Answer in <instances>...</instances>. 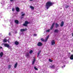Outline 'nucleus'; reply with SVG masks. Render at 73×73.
Instances as JSON below:
<instances>
[{"label": "nucleus", "instance_id": "14", "mask_svg": "<svg viewBox=\"0 0 73 73\" xmlns=\"http://www.w3.org/2000/svg\"><path fill=\"white\" fill-rule=\"evenodd\" d=\"M25 56L26 57H29V53L27 52Z\"/></svg>", "mask_w": 73, "mask_h": 73}, {"label": "nucleus", "instance_id": "29", "mask_svg": "<svg viewBox=\"0 0 73 73\" xmlns=\"http://www.w3.org/2000/svg\"><path fill=\"white\" fill-rule=\"evenodd\" d=\"M46 32H50V29H49L48 30H46Z\"/></svg>", "mask_w": 73, "mask_h": 73}, {"label": "nucleus", "instance_id": "39", "mask_svg": "<svg viewBox=\"0 0 73 73\" xmlns=\"http://www.w3.org/2000/svg\"><path fill=\"white\" fill-rule=\"evenodd\" d=\"M21 19H23V17H21Z\"/></svg>", "mask_w": 73, "mask_h": 73}, {"label": "nucleus", "instance_id": "24", "mask_svg": "<svg viewBox=\"0 0 73 73\" xmlns=\"http://www.w3.org/2000/svg\"><path fill=\"white\" fill-rule=\"evenodd\" d=\"M30 8H31L32 9H34V7H33L32 6H30Z\"/></svg>", "mask_w": 73, "mask_h": 73}, {"label": "nucleus", "instance_id": "9", "mask_svg": "<svg viewBox=\"0 0 73 73\" xmlns=\"http://www.w3.org/2000/svg\"><path fill=\"white\" fill-rule=\"evenodd\" d=\"M64 21H62L60 25V27H63L64 26Z\"/></svg>", "mask_w": 73, "mask_h": 73}, {"label": "nucleus", "instance_id": "1", "mask_svg": "<svg viewBox=\"0 0 73 73\" xmlns=\"http://www.w3.org/2000/svg\"><path fill=\"white\" fill-rule=\"evenodd\" d=\"M53 5V3L52 2H51L48 1L46 3V8L47 9H48L51 6Z\"/></svg>", "mask_w": 73, "mask_h": 73}, {"label": "nucleus", "instance_id": "19", "mask_svg": "<svg viewBox=\"0 0 73 73\" xmlns=\"http://www.w3.org/2000/svg\"><path fill=\"white\" fill-rule=\"evenodd\" d=\"M69 7V5H66L65 6V8L66 9H67Z\"/></svg>", "mask_w": 73, "mask_h": 73}, {"label": "nucleus", "instance_id": "25", "mask_svg": "<svg viewBox=\"0 0 73 73\" xmlns=\"http://www.w3.org/2000/svg\"><path fill=\"white\" fill-rule=\"evenodd\" d=\"M41 41H44L45 42V40H44V39L43 38H41Z\"/></svg>", "mask_w": 73, "mask_h": 73}, {"label": "nucleus", "instance_id": "22", "mask_svg": "<svg viewBox=\"0 0 73 73\" xmlns=\"http://www.w3.org/2000/svg\"><path fill=\"white\" fill-rule=\"evenodd\" d=\"M11 66H12L11 65H9L8 66V69H11Z\"/></svg>", "mask_w": 73, "mask_h": 73}, {"label": "nucleus", "instance_id": "6", "mask_svg": "<svg viewBox=\"0 0 73 73\" xmlns=\"http://www.w3.org/2000/svg\"><path fill=\"white\" fill-rule=\"evenodd\" d=\"M51 45H54L56 43V42L54 41V40H53L51 41Z\"/></svg>", "mask_w": 73, "mask_h": 73}, {"label": "nucleus", "instance_id": "23", "mask_svg": "<svg viewBox=\"0 0 73 73\" xmlns=\"http://www.w3.org/2000/svg\"><path fill=\"white\" fill-rule=\"evenodd\" d=\"M49 61L50 62H53V60H52L50 59H49Z\"/></svg>", "mask_w": 73, "mask_h": 73}, {"label": "nucleus", "instance_id": "10", "mask_svg": "<svg viewBox=\"0 0 73 73\" xmlns=\"http://www.w3.org/2000/svg\"><path fill=\"white\" fill-rule=\"evenodd\" d=\"M35 61H36V59L34 58V59H33V61L32 62V65H34V64H35Z\"/></svg>", "mask_w": 73, "mask_h": 73}, {"label": "nucleus", "instance_id": "20", "mask_svg": "<svg viewBox=\"0 0 73 73\" xmlns=\"http://www.w3.org/2000/svg\"><path fill=\"white\" fill-rule=\"evenodd\" d=\"M17 63L16 62L14 65V68H16L17 67Z\"/></svg>", "mask_w": 73, "mask_h": 73}, {"label": "nucleus", "instance_id": "33", "mask_svg": "<svg viewBox=\"0 0 73 73\" xmlns=\"http://www.w3.org/2000/svg\"><path fill=\"white\" fill-rule=\"evenodd\" d=\"M34 36H37V34H34Z\"/></svg>", "mask_w": 73, "mask_h": 73}, {"label": "nucleus", "instance_id": "30", "mask_svg": "<svg viewBox=\"0 0 73 73\" xmlns=\"http://www.w3.org/2000/svg\"><path fill=\"white\" fill-rule=\"evenodd\" d=\"M16 9H20V8L18 7H17L16 8Z\"/></svg>", "mask_w": 73, "mask_h": 73}, {"label": "nucleus", "instance_id": "37", "mask_svg": "<svg viewBox=\"0 0 73 73\" xmlns=\"http://www.w3.org/2000/svg\"><path fill=\"white\" fill-rule=\"evenodd\" d=\"M23 12H21V14H23Z\"/></svg>", "mask_w": 73, "mask_h": 73}, {"label": "nucleus", "instance_id": "38", "mask_svg": "<svg viewBox=\"0 0 73 73\" xmlns=\"http://www.w3.org/2000/svg\"><path fill=\"white\" fill-rule=\"evenodd\" d=\"M10 1H13V0H10Z\"/></svg>", "mask_w": 73, "mask_h": 73}, {"label": "nucleus", "instance_id": "18", "mask_svg": "<svg viewBox=\"0 0 73 73\" xmlns=\"http://www.w3.org/2000/svg\"><path fill=\"white\" fill-rule=\"evenodd\" d=\"M55 25H56V28H57V27H59V25H58V23H56Z\"/></svg>", "mask_w": 73, "mask_h": 73}, {"label": "nucleus", "instance_id": "12", "mask_svg": "<svg viewBox=\"0 0 73 73\" xmlns=\"http://www.w3.org/2000/svg\"><path fill=\"white\" fill-rule=\"evenodd\" d=\"M15 45H18L19 44V42L18 41H15Z\"/></svg>", "mask_w": 73, "mask_h": 73}, {"label": "nucleus", "instance_id": "17", "mask_svg": "<svg viewBox=\"0 0 73 73\" xmlns=\"http://www.w3.org/2000/svg\"><path fill=\"white\" fill-rule=\"evenodd\" d=\"M40 53H41V50H40L38 51V52L37 56L38 57V56H39V55H40Z\"/></svg>", "mask_w": 73, "mask_h": 73}, {"label": "nucleus", "instance_id": "27", "mask_svg": "<svg viewBox=\"0 0 73 73\" xmlns=\"http://www.w3.org/2000/svg\"><path fill=\"white\" fill-rule=\"evenodd\" d=\"M7 39H4L3 40V42H7Z\"/></svg>", "mask_w": 73, "mask_h": 73}, {"label": "nucleus", "instance_id": "44", "mask_svg": "<svg viewBox=\"0 0 73 73\" xmlns=\"http://www.w3.org/2000/svg\"><path fill=\"white\" fill-rule=\"evenodd\" d=\"M63 67H63V66H62V68H63Z\"/></svg>", "mask_w": 73, "mask_h": 73}, {"label": "nucleus", "instance_id": "31", "mask_svg": "<svg viewBox=\"0 0 73 73\" xmlns=\"http://www.w3.org/2000/svg\"><path fill=\"white\" fill-rule=\"evenodd\" d=\"M16 11L17 12H19L20 11V9H16Z\"/></svg>", "mask_w": 73, "mask_h": 73}, {"label": "nucleus", "instance_id": "45", "mask_svg": "<svg viewBox=\"0 0 73 73\" xmlns=\"http://www.w3.org/2000/svg\"><path fill=\"white\" fill-rule=\"evenodd\" d=\"M1 4H2V3H1Z\"/></svg>", "mask_w": 73, "mask_h": 73}, {"label": "nucleus", "instance_id": "40", "mask_svg": "<svg viewBox=\"0 0 73 73\" xmlns=\"http://www.w3.org/2000/svg\"><path fill=\"white\" fill-rule=\"evenodd\" d=\"M30 1H33V0H29Z\"/></svg>", "mask_w": 73, "mask_h": 73}, {"label": "nucleus", "instance_id": "11", "mask_svg": "<svg viewBox=\"0 0 73 73\" xmlns=\"http://www.w3.org/2000/svg\"><path fill=\"white\" fill-rule=\"evenodd\" d=\"M59 32V30H58V29H55V30L54 32V33H58V32Z\"/></svg>", "mask_w": 73, "mask_h": 73}, {"label": "nucleus", "instance_id": "21", "mask_svg": "<svg viewBox=\"0 0 73 73\" xmlns=\"http://www.w3.org/2000/svg\"><path fill=\"white\" fill-rule=\"evenodd\" d=\"M55 67V66H54V65H52L51 67V68H54Z\"/></svg>", "mask_w": 73, "mask_h": 73}, {"label": "nucleus", "instance_id": "3", "mask_svg": "<svg viewBox=\"0 0 73 73\" xmlns=\"http://www.w3.org/2000/svg\"><path fill=\"white\" fill-rule=\"evenodd\" d=\"M37 45L38 46H41L42 45V43L40 42H39L37 44Z\"/></svg>", "mask_w": 73, "mask_h": 73}, {"label": "nucleus", "instance_id": "7", "mask_svg": "<svg viewBox=\"0 0 73 73\" xmlns=\"http://www.w3.org/2000/svg\"><path fill=\"white\" fill-rule=\"evenodd\" d=\"M55 23H53L52 24L51 27L50 28V30H52V29L53 28V27H54V26Z\"/></svg>", "mask_w": 73, "mask_h": 73}, {"label": "nucleus", "instance_id": "5", "mask_svg": "<svg viewBox=\"0 0 73 73\" xmlns=\"http://www.w3.org/2000/svg\"><path fill=\"white\" fill-rule=\"evenodd\" d=\"M27 30V29L26 28L24 29H21L20 30V32H25Z\"/></svg>", "mask_w": 73, "mask_h": 73}, {"label": "nucleus", "instance_id": "26", "mask_svg": "<svg viewBox=\"0 0 73 73\" xmlns=\"http://www.w3.org/2000/svg\"><path fill=\"white\" fill-rule=\"evenodd\" d=\"M34 68L35 70H38V69L37 68H36V67L35 66L34 67Z\"/></svg>", "mask_w": 73, "mask_h": 73}, {"label": "nucleus", "instance_id": "32", "mask_svg": "<svg viewBox=\"0 0 73 73\" xmlns=\"http://www.w3.org/2000/svg\"><path fill=\"white\" fill-rule=\"evenodd\" d=\"M25 14H23L22 15V16H25Z\"/></svg>", "mask_w": 73, "mask_h": 73}, {"label": "nucleus", "instance_id": "2", "mask_svg": "<svg viewBox=\"0 0 73 73\" xmlns=\"http://www.w3.org/2000/svg\"><path fill=\"white\" fill-rule=\"evenodd\" d=\"M30 23L29 22L27 21H25V23L23 24L22 25L24 27H28V24H29Z\"/></svg>", "mask_w": 73, "mask_h": 73}, {"label": "nucleus", "instance_id": "35", "mask_svg": "<svg viewBox=\"0 0 73 73\" xmlns=\"http://www.w3.org/2000/svg\"><path fill=\"white\" fill-rule=\"evenodd\" d=\"M0 49H2V48H3V47H2L1 46H0Z\"/></svg>", "mask_w": 73, "mask_h": 73}, {"label": "nucleus", "instance_id": "41", "mask_svg": "<svg viewBox=\"0 0 73 73\" xmlns=\"http://www.w3.org/2000/svg\"><path fill=\"white\" fill-rule=\"evenodd\" d=\"M64 67H65V65H64Z\"/></svg>", "mask_w": 73, "mask_h": 73}, {"label": "nucleus", "instance_id": "34", "mask_svg": "<svg viewBox=\"0 0 73 73\" xmlns=\"http://www.w3.org/2000/svg\"><path fill=\"white\" fill-rule=\"evenodd\" d=\"M11 33H9V36H11Z\"/></svg>", "mask_w": 73, "mask_h": 73}, {"label": "nucleus", "instance_id": "16", "mask_svg": "<svg viewBox=\"0 0 73 73\" xmlns=\"http://www.w3.org/2000/svg\"><path fill=\"white\" fill-rule=\"evenodd\" d=\"M15 23L16 24H19V22L18 20H15Z\"/></svg>", "mask_w": 73, "mask_h": 73}, {"label": "nucleus", "instance_id": "28", "mask_svg": "<svg viewBox=\"0 0 73 73\" xmlns=\"http://www.w3.org/2000/svg\"><path fill=\"white\" fill-rule=\"evenodd\" d=\"M33 53V51L32 50L30 51L29 53L31 54V53Z\"/></svg>", "mask_w": 73, "mask_h": 73}, {"label": "nucleus", "instance_id": "15", "mask_svg": "<svg viewBox=\"0 0 73 73\" xmlns=\"http://www.w3.org/2000/svg\"><path fill=\"white\" fill-rule=\"evenodd\" d=\"M70 60H73V54H72L70 57Z\"/></svg>", "mask_w": 73, "mask_h": 73}, {"label": "nucleus", "instance_id": "13", "mask_svg": "<svg viewBox=\"0 0 73 73\" xmlns=\"http://www.w3.org/2000/svg\"><path fill=\"white\" fill-rule=\"evenodd\" d=\"M3 52H1L0 53V56L1 57H3Z\"/></svg>", "mask_w": 73, "mask_h": 73}, {"label": "nucleus", "instance_id": "8", "mask_svg": "<svg viewBox=\"0 0 73 73\" xmlns=\"http://www.w3.org/2000/svg\"><path fill=\"white\" fill-rule=\"evenodd\" d=\"M49 36L48 35L47 37L46 38L45 40L44 41V42H46L48 40V38H49Z\"/></svg>", "mask_w": 73, "mask_h": 73}, {"label": "nucleus", "instance_id": "4", "mask_svg": "<svg viewBox=\"0 0 73 73\" xmlns=\"http://www.w3.org/2000/svg\"><path fill=\"white\" fill-rule=\"evenodd\" d=\"M4 46L5 47H7V48H9V47H10L9 45L7 43L4 44Z\"/></svg>", "mask_w": 73, "mask_h": 73}, {"label": "nucleus", "instance_id": "43", "mask_svg": "<svg viewBox=\"0 0 73 73\" xmlns=\"http://www.w3.org/2000/svg\"><path fill=\"white\" fill-rule=\"evenodd\" d=\"M12 9H13V8Z\"/></svg>", "mask_w": 73, "mask_h": 73}, {"label": "nucleus", "instance_id": "42", "mask_svg": "<svg viewBox=\"0 0 73 73\" xmlns=\"http://www.w3.org/2000/svg\"><path fill=\"white\" fill-rule=\"evenodd\" d=\"M72 36L73 37V33L72 34Z\"/></svg>", "mask_w": 73, "mask_h": 73}, {"label": "nucleus", "instance_id": "36", "mask_svg": "<svg viewBox=\"0 0 73 73\" xmlns=\"http://www.w3.org/2000/svg\"><path fill=\"white\" fill-rule=\"evenodd\" d=\"M12 11H15V9H12Z\"/></svg>", "mask_w": 73, "mask_h": 73}]
</instances>
